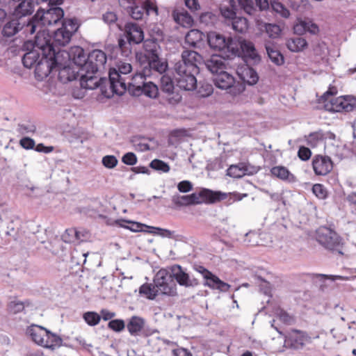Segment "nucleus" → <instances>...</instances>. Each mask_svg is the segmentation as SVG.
Segmentation results:
<instances>
[{
  "label": "nucleus",
  "instance_id": "39",
  "mask_svg": "<svg viewBox=\"0 0 356 356\" xmlns=\"http://www.w3.org/2000/svg\"><path fill=\"white\" fill-rule=\"evenodd\" d=\"M139 293L149 300H154L156 296L159 295V289L156 285L152 284H143L139 288Z\"/></svg>",
  "mask_w": 356,
  "mask_h": 356
},
{
  "label": "nucleus",
  "instance_id": "12",
  "mask_svg": "<svg viewBox=\"0 0 356 356\" xmlns=\"http://www.w3.org/2000/svg\"><path fill=\"white\" fill-rule=\"evenodd\" d=\"M207 40L212 49L227 51L234 56L236 55L238 51V44L232 38H225L216 32H210L207 35Z\"/></svg>",
  "mask_w": 356,
  "mask_h": 356
},
{
  "label": "nucleus",
  "instance_id": "55",
  "mask_svg": "<svg viewBox=\"0 0 356 356\" xmlns=\"http://www.w3.org/2000/svg\"><path fill=\"white\" fill-rule=\"evenodd\" d=\"M312 191L321 200H323L327 197V191L322 184H314L312 187Z\"/></svg>",
  "mask_w": 356,
  "mask_h": 356
},
{
  "label": "nucleus",
  "instance_id": "43",
  "mask_svg": "<svg viewBox=\"0 0 356 356\" xmlns=\"http://www.w3.org/2000/svg\"><path fill=\"white\" fill-rule=\"evenodd\" d=\"M264 29L266 33L270 38H277L281 33L280 27L275 24H267L265 23L261 26V29Z\"/></svg>",
  "mask_w": 356,
  "mask_h": 356
},
{
  "label": "nucleus",
  "instance_id": "63",
  "mask_svg": "<svg viewBox=\"0 0 356 356\" xmlns=\"http://www.w3.org/2000/svg\"><path fill=\"white\" fill-rule=\"evenodd\" d=\"M177 188L181 193H187L193 189V185L189 181H181L177 184Z\"/></svg>",
  "mask_w": 356,
  "mask_h": 356
},
{
  "label": "nucleus",
  "instance_id": "28",
  "mask_svg": "<svg viewBox=\"0 0 356 356\" xmlns=\"http://www.w3.org/2000/svg\"><path fill=\"white\" fill-rule=\"evenodd\" d=\"M172 17L174 21L182 27L189 28L193 24V19L191 15L184 8L175 9L172 11Z\"/></svg>",
  "mask_w": 356,
  "mask_h": 356
},
{
  "label": "nucleus",
  "instance_id": "3",
  "mask_svg": "<svg viewBox=\"0 0 356 356\" xmlns=\"http://www.w3.org/2000/svg\"><path fill=\"white\" fill-rule=\"evenodd\" d=\"M226 197V193L204 188L199 193H193L190 195H175L172 197V201L175 205L183 207L198 204L202 202L213 203L216 201L224 200Z\"/></svg>",
  "mask_w": 356,
  "mask_h": 356
},
{
  "label": "nucleus",
  "instance_id": "21",
  "mask_svg": "<svg viewBox=\"0 0 356 356\" xmlns=\"http://www.w3.org/2000/svg\"><path fill=\"white\" fill-rule=\"evenodd\" d=\"M312 165L316 175L325 176L333 168V163L330 157L321 154L314 156Z\"/></svg>",
  "mask_w": 356,
  "mask_h": 356
},
{
  "label": "nucleus",
  "instance_id": "30",
  "mask_svg": "<svg viewBox=\"0 0 356 356\" xmlns=\"http://www.w3.org/2000/svg\"><path fill=\"white\" fill-rule=\"evenodd\" d=\"M145 320L138 316H131L127 324V328L131 336H138L145 326Z\"/></svg>",
  "mask_w": 356,
  "mask_h": 356
},
{
  "label": "nucleus",
  "instance_id": "37",
  "mask_svg": "<svg viewBox=\"0 0 356 356\" xmlns=\"http://www.w3.org/2000/svg\"><path fill=\"white\" fill-rule=\"evenodd\" d=\"M63 340L57 334L47 330V336L44 338V348L54 350L62 345Z\"/></svg>",
  "mask_w": 356,
  "mask_h": 356
},
{
  "label": "nucleus",
  "instance_id": "10",
  "mask_svg": "<svg viewBox=\"0 0 356 356\" xmlns=\"http://www.w3.org/2000/svg\"><path fill=\"white\" fill-rule=\"evenodd\" d=\"M153 281L160 294L168 296H175L177 294V284L172 278L170 268L159 270Z\"/></svg>",
  "mask_w": 356,
  "mask_h": 356
},
{
  "label": "nucleus",
  "instance_id": "48",
  "mask_svg": "<svg viewBox=\"0 0 356 356\" xmlns=\"http://www.w3.org/2000/svg\"><path fill=\"white\" fill-rule=\"evenodd\" d=\"M83 319L89 325L95 326L99 323L101 316L95 312H87L83 314Z\"/></svg>",
  "mask_w": 356,
  "mask_h": 356
},
{
  "label": "nucleus",
  "instance_id": "9",
  "mask_svg": "<svg viewBox=\"0 0 356 356\" xmlns=\"http://www.w3.org/2000/svg\"><path fill=\"white\" fill-rule=\"evenodd\" d=\"M316 237L317 241L327 250L343 254V240L334 230L321 227L316 231Z\"/></svg>",
  "mask_w": 356,
  "mask_h": 356
},
{
  "label": "nucleus",
  "instance_id": "24",
  "mask_svg": "<svg viewBox=\"0 0 356 356\" xmlns=\"http://www.w3.org/2000/svg\"><path fill=\"white\" fill-rule=\"evenodd\" d=\"M258 169L245 163L232 165L227 170V175L233 178H241L245 175L256 173Z\"/></svg>",
  "mask_w": 356,
  "mask_h": 356
},
{
  "label": "nucleus",
  "instance_id": "27",
  "mask_svg": "<svg viewBox=\"0 0 356 356\" xmlns=\"http://www.w3.org/2000/svg\"><path fill=\"white\" fill-rule=\"evenodd\" d=\"M26 333L36 344L42 346L44 343V338L47 336V329L44 327L31 325L26 329Z\"/></svg>",
  "mask_w": 356,
  "mask_h": 356
},
{
  "label": "nucleus",
  "instance_id": "2",
  "mask_svg": "<svg viewBox=\"0 0 356 356\" xmlns=\"http://www.w3.org/2000/svg\"><path fill=\"white\" fill-rule=\"evenodd\" d=\"M58 54L62 55L61 60L65 62L59 72L61 80L71 81L77 79L80 72L88 71L83 69L87 63V57L81 47H74L70 52L58 51Z\"/></svg>",
  "mask_w": 356,
  "mask_h": 356
},
{
  "label": "nucleus",
  "instance_id": "8",
  "mask_svg": "<svg viewBox=\"0 0 356 356\" xmlns=\"http://www.w3.org/2000/svg\"><path fill=\"white\" fill-rule=\"evenodd\" d=\"M144 50L145 57L147 60V65L153 68L155 73L162 74L168 69V63L164 59L160 58L159 56V46L154 39L144 40Z\"/></svg>",
  "mask_w": 356,
  "mask_h": 356
},
{
  "label": "nucleus",
  "instance_id": "46",
  "mask_svg": "<svg viewBox=\"0 0 356 356\" xmlns=\"http://www.w3.org/2000/svg\"><path fill=\"white\" fill-rule=\"evenodd\" d=\"M147 229L151 230L147 231V232L152 233L154 234L159 235L161 237L172 238L174 237L175 232L170 231L166 229H162L160 227H147Z\"/></svg>",
  "mask_w": 356,
  "mask_h": 356
},
{
  "label": "nucleus",
  "instance_id": "20",
  "mask_svg": "<svg viewBox=\"0 0 356 356\" xmlns=\"http://www.w3.org/2000/svg\"><path fill=\"white\" fill-rule=\"evenodd\" d=\"M173 280L180 285L185 287H193L198 284L197 279L191 277L179 265H173L170 267Z\"/></svg>",
  "mask_w": 356,
  "mask_h": 356
},
{
  "label": "nucleus",
  "instance_id": "29",
  "mask_svg": "<svg viewBox=\"0 0 356 356\" xmlns=\"http://www.w3.org/2000/svg\"><path fill=\"white\" fill-rule=\"evenodd\" d=\"M205 65L207 68L213 74L222 72L225 69V59L219 55H213L208 59Z\"/></svg>",
  "mask_w": 356,
  "mask_h": 356
},
{
  "label": "nucleus",
  "instance_id": "17",
  "mask_svg": "<svg viewBox=\"0 0 356 356\" xmlns=\"http://www.w3.org/2000/svg\"><path fill=\"white\" fill-rule=\"evenodd\" d=\"M175 71V77L179 88L184 90H193L197 88V83L195 74L198 72H191L185 69L181 70L182 72L178 70Z\"/></svg>",
  "mask_w": 356,
  "mask_h": 356
},
{
  "label": "nucleus",
  "instance_id": "32",
  "mask_svg": "<svg viewBox=\"0 0 356 356\" xmlns=\"http://www.w3.org/2000/svg\"><path fill=\"white\" fill-rule=\"evenodd\" d=\"M271 174L284 181L289 183H293L296 181V177L284 166L277 165L273 167L270 169Z\"/></svg>",
  "mask_w": 356,
  "mask_h": 356
},
{
  "label": "nucleus",
  "instance_id": "34",
  "mask_svg": "<svg viewBox=\"0 0 356 356\" xmlns=\"http://www.w3.org/2000/svg\"><path fill=\"white\" fill-rule=\"evenodd\" d=\"M205 38V35L197 29H191L185 36L186 42L191 47H200Z\"/></svg>",
  "mask_w": 356,
  "mask_h": 356
},
{
  "label": "nucleus",
  "instance_id": "16",
  "mask_svg": "<svg viewBox=\"0 0 356 356\" xmlns=\"http://www.w3.org/2000/svg\"><path fill=\"white\" fill-rule=\"evenodd\" d=\"M232 8H225L222 9V15L232 20L236 17V11L238 9L243 10L245 13L252 15L255 11L252 0H231Z\"/></svg>",
  "mask_w": 356,
  "mask_h": 356
},
{
  "label": "nucleus",
  "instance_id": "36",
  "mask_svg": "<svg viewBox=\"0 0 356 356\" xmlns=\"http://www.w3.org/2000/svg\"><path fill=\"white\" fill-rule=\"evenodd\" d=\"M286 45L292 52H300L307 47V42L303 38L293 37L286 40Z\"/></svg>",
  "mask_w": 356,
  "mask_h": 356
},
{
  "label": "nucleus",
  "instance_id": "7",
  "mask_svg": "<svg viewBox=\"0 0 356 356\" xmlns=\"http://www.w3.org/2000/svg\"><path fill=\"white\" fill-rule=\"evenodd\" d=\"M94 74H92L90 70L80 72L78 79L80 80L81 87L88 90H94L99 88L104 97L107 98L112 97L115 93L113 92V90H111L109 80L106 78L98 79Z\"/></svg>",
  "mask_w": 356,
  "mask_h": 356
},
{
  "label": "nucleus",
  "instance_id": "33",
  "mask_svg": "<svg viewBox=\"0 0 356 356\" xmlns=\"http://www.w3.org/2000/svg\"><path fill=\"white\" fill-rule=\"evenodd\" d=\"M205 280L204 285L213 289H218L222 292L227 291L230 285L220 280L217 276L211 272V275H208L204 278Z\"/></svg>",
  "mask_w": 356,
  "mask_h": 356
},
{
  "label": "nucleus",
  "instance_id": "42",
  "mask_svg": "<svg viewBox=\"0 0 356 356\" xmlns=\"http://www.w3.org/2000/svg\"><path fill=\"white\" fill-rule=\"evenodd\" d=\"M232 26L233 29L236 31L243 33L248 29V20L243 17L236 16L232 20Z\"/></svg>",
  "mask_w": 356,
  "mask_h": 356
},
{
  "label": "nucleus",
  "instance_id": "53",
  "mask_svg": "<svg viewBox=\"0 0 356 356\" xmlns=\"http://www.w3.org/2000/svg\"><path fill=\"white\" fill-rule=\"evenodd\" d=\"M103 165L108 169L114 168L118 163L117 158L113 155H106L102 158Z\"/></svg>",
  "mask_w": 356,
  "mask_h": 356
},
{
  "label": "nucleus",
  "instance_id": "58",
  "mask_svg": "<svg viewBox=\"0 0 356 356\" xmlns=\"http://www.w3.org/2000/svg\"><path fill=\"white\" fill-rule=\"evenodd\" d=\"M298 156L300 159L306 161L310 159L312 156V152L308 147L302 146L298 149Z\"/></svg>",
  "mask_w": 356,
  "mask_h": 356
},
{
  "label": "nucleus",
  "instance_id": "51",
  "mask_svg": "<svg viewBox=\"0 0 356 356\" xmlns=\"http://www.w3.org/2000/svg\"><path fill=\"white\" fill-rule=\"evenodd\" d=\"M76 229L71 228L67 229L65 232L62 234V240L65 243H76Z\"/></svg>",
  "mask_w": 356,
  "mask_h": 356
},
{
  "label": "nucleus",
  "instance_id": "38",
  "mask_svg": "<svg viewBox=\"0 0 356 356\" xmlns=\"http://www.w3.org/2000/svg\"><path fill=\"white\" fill-rule=\"evenodd\" d=\"M241 48L245 57L250 58L254 63L259 60V56L252 42L249 41H243L241 44Z\"/></svg>",
  "mask_w": 356,
  "mask_h": 356
},
{
  "label": "nucleus",
  "instance_id": "56",
  "mask_svg": "<svg viewBox=\"0 0 356 356\" xmlns=\"http://www.w3.org/2000/svg\"><path fill=\"white\" fill-rule=\"evenodd\" d=\"M124 322L123 320L121 319L111 320L108 323V327L116 332L122 331V330H124Z\"/></svg>",
  "mask_w": 356,
  "mask_h": 356
},
{
  "label": "nucleus",
  "instance_id": "4",
  "mask_svg": "<svg viewBox=\"0 0 356 356\" xmlns=\"http://www.w3.org/2000/svg\"><path fill=\"white\" fill-rule=\"evenodd\" d=\"M63 16L64 12L60 7H51L46 11L38 10L31 19V22L26 24V31L32 35L36 31L38 27L56 24L63 19Z\"/></svg>",
  "mask_w": 356,
  "mask_h": 356
},
{
  "label": "nucleus",
  "instance_id": "62",
  "mask_svg": "<svg viewBox=\"0 0 356 356\" xmlns=\"http://www.w3.org/2000/svg\"><path fill=\"white\" fill-rule=\"evenodd\" d=\"M19 144L24 149H31L35 146V141L31 138L24 137L19 140Z\"/></svg>",
  "mask_w": 356,
  "mask_h": 356
},
{
  "label": "nucleus",
  "instance_id": "15",
  "mask_svg": "<svg viewBox=\"0 0 356 356\" xmlns=\"http://www.w3.org/2000/svg\"><path fill=\"white\" fill-rule=\"evenodd\" d=\"M155 71L148 65L143 66L140 72L136 73L131 79L130 81L127 83V89L133 92L134 95H138V92L144 87V84L154 74Z\"/></svg>",
  "mask_w": 356,
  "mask_h": 356
},
{
  "label": "nucleus",
  "instance_id": "5",
  "mask_svg": "<svg viewBox=\"0 0 356 356\" xmlns=\"http://www.w3.org/2000/svg\"><path fill=\"white\" fill-rule=\"evenodd\" d=\"M77 29L78 26L75 20L67 19H64L62 22V26L54 32L52 41L49 35L44 36V32L41 33L40 29L38 31L36 36L40 35L42 38H45L49 41V43L52 44L54 49L58 51H61L58 47H64L70 42L72 34L76 31Z\"/></svg>",
  "mask_w": 356,
  "mask_h": 356
},
{
  "label": "nucleus",
  "instance_id": "11",
  "mask_svg": "<svg viewBox=\"0 0 356 356\" xmlns=\"http://www.w3.org/2000/svg\"><path fill=\"white\" fill-rule=\"evenodd\" d=\"M335 92L330 90L325 92L322 96L327 103L325 107L332 112H349L353 110L356 105V100L350 97H332Z\"/></svg>",
  "mask_w": 356,
  "mask_h": 356
},
{
  "label": "nucleus",
  "instance_id": "22",
  "mask_svg": "<svg viewBox=\"0 0 356 356\" xmlns=\"http://www.w3.org/2000/svg\"><path fill=\"white\" fill-rule=\"evenodd\" d=\"M286 342L294 349H300L312 342V338L305 332L292 330L288 335Z\"/></svg>",
  "mask_w": 356,
  "mask_h": 356
},
{
  "label": "nucleus",
  "instance_id": "26",
  "mask_svg": "<svg viewBox=\"0 0 356 356\" xmlns=\"http://www.w3.org/2000/svg\"><path fill=\"white\" fill-rule=\"evenodd\" d=\"M124 29L129 43L139 44L144 40L143 31L137 24L127 23Z\"/></svg>",
  "mask_w": 356,
  "mask_h": 356
},
{
  "label": "nucleus",
  "instance_id": "47",
  "mask_svg": "<svg viewBox=\"0 0 356 356\" xmlns=\"http://www.w3.org/2000/svg\"><path fill=\"white\" fill-rule=\"evenodd\" d=\"M271 8L277 13L280 14V16L284 18H287L290 15L289 10L284 6L282 3L277 1H271Z\"/></svg>",
  "mask_w": 356,
  "mask_h": 356
},
{
  "label": "nucleus",
  "instance_id": "52",
  "mask_svg": "<svg viewBox=\"0 0 356 356\" xmlns=\"http://www.w3.org/2000/svg\"><path fill=\"white\" fill-rule=\"evenodd\" d=\"M213 86L208 83H200V87L197 88V93L200 97H206L213 93Z\"/></svg>",
  "mask_w": 356,
  "mask_h": 356
},
{
  "label": "nucleus",
  "instance_id": "1",
  "mask_svg": "<svg viewBox=\"0 0 356 356\" xmlns=\"http://www.w3.org/2000/svg\"><path fill=\"white\" fill-rule=\"evenodd\" d=\"M36 47L41 50L42 57L35 67V76L42 81L47 77L56 67L62 69L65 62L61 60L62 55L54 49L52 44L40 35L35 36Z\"/></svg>",
  "mask_w": 356,
  "mask_h": 356
},
{
  "label": "nucleus",
  "instance_id": "14",
  "mask_svg": "<svg viewBox=\"0 0 356 356\" xmlns=\"http://www.w3.org/2000/svg\"><path fill=\"white\" fill-rule=\"evenodd\" d=\"M213 81L216 87L220 89H229V93L234 96L241 93L244 90V87L241 84L234 85L235 79L234 76L225 71L216 74Z\"/></svg>",
  "mask_w": 356,
  "mask_h": 356
},
{
  "label": "nucleus",
  "instance_id": "49",
  "mask_svg": "<svg viewBox=\"0 0 356 356\" xmlns=\"http://www.w3.org/2000/svg\"><path fill=\"white\" fill-rule=\"evenodd\" d=\"M149 166L157 171H161L162 172H168L170 171V166L169 165L159 159H154L151 161Z\"/></svg>",
  "mask_w": 356,
  "mask_h": 356
},
{
  "label": "nucleus",
  "instance_id": "60",
  "mask_svg": "<svg viewBox=\"0 0 356 356\" xmlns=\"http://www.w3.org/2000/svg\"><path fill=\"white\" fill-rule=\"evenodd\" d=\"M122 161L126 165H134L137 162V157L133 152H128L122 156Z\"/></svg>",
  "mask_w": 356,
  "mask_h": 356
},
{
  "label": "nucleus",
  "instance_id": "59",
  "mask_svg": "<svg viewBox=\"0 0 356 356\" xmlns=\"http://www.w3.org/2000/svg\"><path fill=\"white\" fill-rule=\"evenodd\" d=\"M25 307V303L21 301H12L9 304V309L10 312L16 314L22 312Z\"/></svg>",
  "mask_w": 356,
  "mask_h": 356
},
{
  "label": "nucleus",
  "instance_id": "54",
  "mask_svg": "<svg viewBox=\"0 0 356 356\" xmlns=\"http://www.w3.org/2000/svg\"><path fill=\"white\" fill-rule=\"evenodd\" d=\"M322 139V134L318 132L312 133L307 137V143L309 146L314 147L318 145Z\"/></svg>",
  "mask_w": 356,
  "mask_h": 356
},
{
  "label": "nucleus",
  "instance_id": "57",
  "mask_svg": "<svg viewBox=\"0 0 356 356\" xmlns=\"http://www.w3.org/2000/svg\"><path fill=\"white\" fill-rule=\"evenodd\" d=\"M280 320L285 324L291 325L295 323V318L293 316L289 315L287 312L280 310L278 313Z\"/></svg>",
  "mask_w": 356,
  "mask_h": 356
},
{
  "label": "nucleus",
  "instance_id": "25",
  "mask_svg": "<svg viewBox=\"0 0 356 356\" xmlns=\"http://www.w3.org/2000/svg\"><path fill=\"white\" fill-rule=\"evenodd\" d=\"M294 33L298 35H303L305 33H309L316 35L319 32V28L316 24L309 19H298L293 26Z\"/></svg>",
  "mask_w": 356,
  "mask_h": 356
},
{
  "label": "nucleus",
  "instance_id": "45",
  "mask_svg": "<svg viewBox=\"0 0 356 356\" xmlns=\"http://www.w3.org/2000/svg\"><path fill=\"white\" fill-rule=\"evenodd\" d=\"M242 79L248 84L253 85L257 82L259 76L252 68L248 67L244 70Z\"/></svg>",
  "mask_w": 356,
  "mask_h": 356
},
{
  "label": "nucleus",
  "instance_id": "13",
  "mask_svg": "<svg viewBox=\"0 0 356 356\" xmlns=\"http://www.w3.org/2000/svg\"><path fill=\"white\" fill-rule=\"evenodd\" d=\"M202 61V57L193 50H184L181 53V60L175 65V70L181 71L182 69L191 72H198V65Z\"/></svg>",
  "mask_w": 356,
  "mask_h": 356
},
{
  "label": "nucleus",
  "instance_id": "23",
  "mask_svg": "<svg viewBox=\"0 0 356 356\" xmlns=\"http://www.w3.org/2000/svg\"><path fill=\"white\" fill-rule=\"evenodd\" d=\"M127 13L134 19H141L144 14L149 15L151 10L157 12V9L149 1H145L140 0L139 3H135L131 8H129Z\"/></svg>",
  "mask_w": 356,
  "mask_h": 356
},
{
  "label": "nucleus",
  "instance_id": "31",
  "mask_svg": "<svg viewBox=\"0 0 356 356\" xmlns=\"http://www.w3.org/2000/svg\"><path fill=\"white\" fill-rule=\"evenodd\" d=\"M41 50L36 47L35 41L34 42L33 49L24 54L22 58V63L25 67L32 68L35 67L37 63L40 60Z\"/></svg>",
  "mask_w": 356,
  "mask_h": 356
},
{
  "label": "nucleus",
  "instance_id": "44",
  "mask_svg": "<svg viewBox=\"0 0 356 356\" xmlns=\"http://www.w3.org/2000/svg\"><path fill=\"white\" fill-rule=\"evenodd\" d=\"M174 83L169 76L163 75L161 78V89L163 92L172 94L174 90Z\"/></svg>",
  "mask_w": 356,
  "mask_h": 356
},
{
  "label": "nucleus",
  "instance_id": "50",
  "mask_svg": "<svg viewBox=\"0 0 356 356\" xmlns=\"http://www.w3.org/2000/svg\"><path fill=\"white\" fill-rule=\"evenodd\" d=\"M200 23L206 26H212L217 20V16L211 12L202 13L200 17Z\"/></svg>",
  "mask_w": 356,
  "mask_h": 356
},
{
  "label": "nucleus",
  "instance_id": "19",
  "mask_svg": "<svg viewBox=\"0 0 356 356\" xmlns=\"http://www.w3.org/2000/svg\"><path fill=\"white\" fill-rule=\"evenodd\" d=\"M28 22H31V19H21L13 17V19L8 21L2 29V34L4 37L10 38L17 33L19 31L23 30L24 34H30L26 31V26Z\"/></svg>",
  "mask_w": 356,
  "mask_h": 356
},
{
  "label": "nucleus",
  "instance_id": "18",
  "mask_svg": "<svg viewBox=\"0 0 356 356\" xmlns=\"http://www.w3.org/2000/svg\"><path fill=\"white\" fill-rule=\"evenodd\" d=\"M106 59V54L103 51L95 49L88 55L87 63L83 69H88V71H91L92 74H95L101 68H104Z\"/></svg>",
  "mask_w": 356,
  "mask_h": 356
},
{
  "label": "nucleus",
  "instance_id": "6",
  "mask_svg": "<svg viewBox=\"0 0 356 356\" xmlns=\"http://www.w3.org/2000/svg\"><path fill=\"white\" fill-rule=\"evenodd\" d=\"M132 70L131 64L122 61L118 63L117 69L111 68L109 70V85H111V90L115 95H122L127 90V82L125 76L130 73Z\"/></svg>",
  "mask_w": 356,
  "mask_h": 356
},
{
  "label": "nucleus",
  "instance_id": "40",
  "mask_svg": "<svg viewBox=\"0 0 356 356\" xmlns=\"http://www.w3.org/2000/svg\"><path fill=\"white\" fill-rule=\"evenodd\" d=\"M141 94H144L150 98H155L159 94L158 86L152 81H147L144 87L138 92V95Z\"/></svg>",
  "mask_w": 356,
  "mask_h": 356
},
{
  "label": "nucleus",
  "instance_id": "61",
  "mask_svg": "<svg viewBox=\"0 0 356 356\" xmlns=\"http://www.w3.org/2000/svg\"><path fill=\"white\" fill-rule=\"evenodd\" d=\"M76 243H77L87 241L90 236L89 232L84 229H76Z\"/></svg>",
  "mask_w": 356,
  "mask_h": 356
},
{
  "label": "nucleus",
  "instance_id": "35",
  "mask_svg": "<svg viewBox=\"0 0 356 356\" xmlns=\"http://www.w3.org/2000/svg\"><path fill=\"white\" fill-rule=\"evenodd\" d=\"M111 225H115L117 226H119L120 227H123L127 229L131 230L133 232H143L145 231L143 229L144 227L147 228V225L145 224H142L140 222L127 220L124 219H118L113 222V223H111Z\"/></svg>",
  "mask_w": 356,
  "mask_h": 356
},
{
  "label": "nucleus",
  "instance_id": "64",
  "mask_svg": "<svg viewBox=\"0 0 356 356\" xmlns=\"http://www.w3.org/2000/svg\"><path fill=\"white\" fill-rule=\"evenodd\" d=\"M172 353L173 356H192L191 352L184 348H175Z\"/></svg>",
  "mask_w": 356,
  "mask_h": 356
},
{
  "label": "nucleus",
  "instance_id": "41",
  "mask_svg": "<svg viewBox=\"0 0 356 356\" xmlns=\"http://www.w3.org/2000/svg\"><path fill=\"white\" fill-rule=\"evenodd\" d=\"M266 49L268 57L273 63L277 65L284 63V57L279 51L269 45H266Z\"/></svg>",
  "mask_w": 356,
  "mask_h": 356
}]
</instances>
